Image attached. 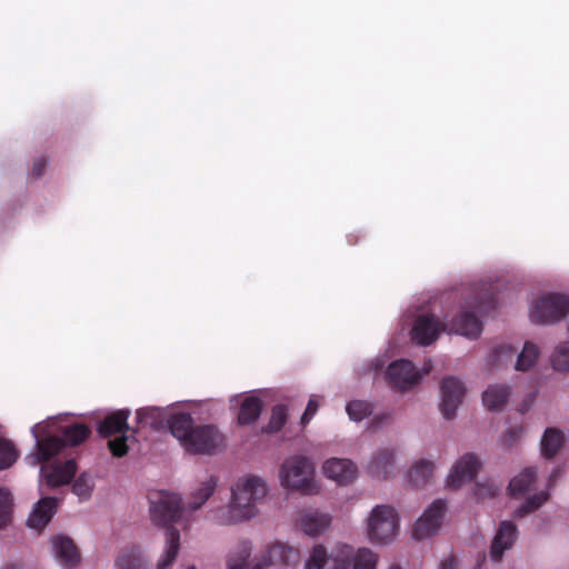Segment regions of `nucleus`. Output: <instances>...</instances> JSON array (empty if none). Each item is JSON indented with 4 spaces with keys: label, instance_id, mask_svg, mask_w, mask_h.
<instances>
[{
    "label": "nucleus",
    "instance_id": "1",
    "mask_svg": "<svg viewBox=\"0 0 569 569\" xmlns=\"http://www.w3.org/2000/svg\"><path fill=\"white\" fill-rule=\"evenodd\" d=\"M499 284L491 281H479L461 288L463 303L457 317L440 322L430 313L417 316L410 331L412 340L420 346L435 342L442 331L476 339L482 332L479 315H486L497 307Z\"/></svg>",
    "mask_w": 569,
    "mask_h": 569
},
{
    "label": "nucleus",
    "instance_id": "2",
    "mask_svg": "<svg viewBox=\"0 0 569 569\" xmlns=\"http://www.w3.org/2000/svg\"><path fill=\"white\" fill-rule=\"evenodd\" d=\"M268 491L266 480L256 475L240 477L231 488V498L227 507H219L208 512V519L219 526H232L257 516V502Z\"/></svg>",
    "mask_w": 569,
    "mask_h": 569
},
{
    "label": "nucleus",
    "instance_id": "3",
    "mask_svg": "<svg viewBox=\"0 0 569 569\" xmlns=\"http://www.w3.org/2000/svg\"><path fill=\"white\" fill-rule=\"evenodd\" d=\"M181 497L172 492H161L150 500V515L154 523L166 528L164 548L157 568L168 569L177 559L180 550V532L172 523L178 522L183 513Z\"/></svg>",
    "mask_w": 569,
    "mask_h": 569
},
{
    "label": "nucleus",
    "instance_id": "4",
    "mask_svg": "<svg viewBox=\"0 0 569 569\" xmlns=\"http://www.w3.org/2000/svg\"><path fill=\"white\" fill-rule=\"evenodd\" d=\"M378 555L369 548L355 549L349 545L338 546L327 553L321 545L313 547L306 569H376Z\"/></svg>",
    "mask_w": 569,
    "mask_h": 569
},
{
    "label": "nucleus",
    "instance_id": "5",
    "mask_svg": "<svg viewBox=\"0 0 569 569\" xmlns=\"http://www.w3.org/2000/svg\"><path fill=\"white\" fill-rule=\"evenodd\" d=\"M43 428L42 423H36L31 428V433L36 441V453L31 456V465L49 461L67 445L78 446L90 435V429L84 423H74L62 430V438L57 436H47L43 439H40V433L43 431Z\"/></svg>",
    "mask_w": 569,
    "mask_h": 569
},
{
    "label": "nucleus",
    "instance_id": "6",
    "mask_svg": "<svg viewBox=\"0 0 569 569\" xmlns=\"http://www.w3.org/2000/svg\"><path fill=\"white\" fill-rule=\"evenodd\" d=\"M313 472L315 466L309 458L299 455L291 456L279 468V480L283 488L313 495L319 491Z\"/></svg>",
    "mask_w": 569,
    "mask_h": 569
},
{
    "label": "nucleus",
    "instance_id": "7",
    "mask_svg": "<svg viewBox=\"0 0 569 569\" xmlns=\"http://www.w3.org/2000/svg\"><path fill=\"white\" fill-rule=\"evenodd\" d=\"M398 530L399 519L393 507L378 505L372 508L367 520V533L370 541L389 542L395 539Z\"/></svg>",
    "mask_w": 569,
    "mask_h": 569
},
{
    "label": "nucleus",
    "instance_id": "8",
    "mask_svg": "<svg viewBox=\"0 0 569 569\" xmlns=\"http://www.w3.org/2000/svg\"><path fill=\"white\" fill-rule=\"evenodd\" d=\"M129 415V410L116 411L112 415L107 416L98 426V432L100 436L104 438L114 436L113 439L108 441V446L112 455L116 457H122L127 455L129 450V437L126 435L129 430L127 422Z\"/></svg>",
    "mask_w": 569,
    "mask_h": 569
},
{
    "label": "nucleus",
    "instance_id": "9",
    "mask_svg": "<svg viewBox=\"0 0 569 569\" xmlns=\"http://www.w3.org/2000/svg\"><path fill=\"white\" fill-rule=\"evenodd\" d=\"M432 369V361L425 362L422 369H417L412 361L398 359L392 361L386 371V378L390 386L400 391H407L416 387Z\"/></svg>",
    "mask_w": 569,
    "mask_h": 569
},
{
    "label": "nucleus",
    "instance_id": "10",
    "mask_svg": "<svg viewBox=\"0 0 569 569\" xmlns=\"http://www.w3.org/2000/svg\"><path fill=\"white\" fill-rule=\"evenodd\" d=\"M569 311V299L559 293H547L538 297L531 303L530 319L538 325L558 322Z\"/></svg>",
    "mask_w": 569,
    "mask_h": 569
},
{
    "label": "nucleus",
    "instance_id": "11",
    "mask_svg": "<svg viewBox=\"0 0 569 569\" xmlns=\"http://www.w3.org/2000/svg\"><path fill=\"white\" fill-rule=\"evenodd\" d=\"M224 436L213 425L196 426L182 448L192 455H211L224 447Z\"/></svg>",
    "mask_w": 569,
    "mask_h": 569
},
{
    "label": "nucleus",
    "instance_id": "12",
    "mask_svg": "<svg viewBox=\"0 0 569 569\" xmlns=\"http://www.w3.org/2000/svg\"><path fill=\"white\" fill-rule=\"evenodd\" d=\"M446 510L445 500H435L417 519L412 529V537L417 540H423L438 533Z\"/></svg>",
    "mask_w": 569,
    "mask_h": 569
},
{
    "label": "nucleus",
    "instance_id": "13",
    "mask_svg": "<svg viewBox=\"0 0 569 569\" xmlns=\"http://www.w3.org/2000/svg\"><path fill=\"white\" fill-rule=\"evenodd\" d=\"M466 395L465 383L453 376L445 377L440 383V411L445 419H453Z\"/></svg>",
    "mask_w": 569,
    "mask_h": 569
},
{
    "label": "nucleus",
    "instance_id": "14",
    "mask_svg": "<svg viewBox=\"0 0 569 569\" xmlns=\"http://www.w3.org/2000/svg\"><path fill=\"white\" fill-rule=\"evenodd\" d=\"M563 473V467L562 466H556L552 468L550 473L548 475L545 489L540 490L539 492H536L531 496H529L513 512V516L516 518H522L527 516L528 513L537 510L540 508L543 503L548 501L551 495V490L555 488L558 480L561 478Z\"/></svg>",
    "mask_w": 569,
    "mask_h": 569
},
{
    "label": "nucleus",
    "instance_id": "15",
    "mask_svg": "<svg viewBox=\"0 0 569 569\" xmlns=\"http://www.w3.org/2000/svg\"><path fill=\"white\" fill-rule=\"evenodd\" d=\"M479 459L467 453L462 456L452 467L448 478L447 486L451 489H458L462 485L470 482L480 469Z\"/></svg>",
    "mask_w": 569,
    "mask_h": 569
},
{
    "label": "nucleus",
    "instance_id": "16",
    "mask_svg": "<svg viewBox=\"0 0 569 569\" xmlns=\"http://www.w3.org/2000/svg\"><path fill=\"white\" fill-rule=\"evenodd\" d=\"M395 463V449L383 447L372 452L366 468L371 477L382 480L393 475Z\"/></svg>",
    "mask_w": 569,
    "mask_h": 569
},
{
    "label": "nucleus",
    "instance_id": "17",
    "mask_svg": "<svg viewBox=\"0 0 569 569\" xmlns=\"http://www.w3.org/2000/svg\"><path fill=\"white\" fill-rule=\"evenodd\" d=\"M77 465L70 459L62 463H46L40 468V479L50 488L67 485L76 475Z\"/></svg>",
    "mask_w": 569,
    "mask_h": 569
},
{
    "label": "nucleus",
    "instance_id": "18",
    "mask_svg": "<svg viewBox=\"0 0 569 569\" xmlns=\"http://www.w3.org/2000/svg\"><path fill=\"white\" fill-rule=\"evenodd\" d=\"M517 537L516 525L509 520L501 521L490 546V559L492 561L501 560L503 553L512 548Z\"/></svg>",
    "mask_w": 569,
    "mask_h": 569
},
{
    "label": "nucleus",
    "instance_id": "19",
    "mask_svg": "<svg viewBox=\"0 0 569 569\" xmlns=\"http://www.w3.org/2000/svg\"><path fill=\"white\" fill-rule=\"evenodd\" d=\"M326 477L333 479L340 483L351 482L357 476L356 465L343 458L328 459L322 467Z\"/></svg>",
    "mask_w": 569,
    "mask_h": 569
},
{
    "label": "nucleus",
    "instance_id": "20",
    "mask_svg": "<svg viewBox=\"0 0 569 569\" xmlns=\"http://www.w3.org/2000/svg\"><path fill=\"white\" fill-rule=\"evenodd\" d=\"M57 507V498L46 497L40 499L27 520L28 526L36 530L43 529L56 513Z\"/></svg>",
    "mask_w": 569,
    "mask_h": 569
},
{
    "label": "nucleus",
    "instance_id": "21",
    "mask_svg": "<svg viewBox=\"0 0 569 569\" xmlns=\"http://www.w3.org/2000/svg\"><path fill=\"white\" fill-rule=\"evenodd\" d=\"M56 559L64 568H72L80 561V556L73 541L66 536H57L51 541Z\"/></svg>",
    "mask_w": 569,
    "mask_h": 569
},
{
    "label": "nucleus",
    "instance_id": "22",
    "mask_svg": "<svg viewBox=\"0 0 569 569\" xmlns=\"http://www.w3.org/2000/svg\"><path fill=\"white\" fill-rule=\"evenodd\" d=\"M300 559L298 549L276 542L270 545L264 555L261 556L263 563L268 565H293Z\"/></svg>",
    "mask_w": 569,
    "mask_h": 569
},
{
    "label": "nucleus",
    "instance_id": "23",
    "mask_svg": "<svg viewBox=\"0 0 569 569\" xmlns=\"http://www.w3.org/2000/svg\"><path fill=\"white\" fill-rule=\"evenodd\" d=\"M332 518L328 512L308 510L300 515L299 523L301 530L308 536H319L331 525Z\"/></svg>",
    "mask_w": 569,
    "mask_h": 569
},
{
    "label": "nucleus",
    "instance_id": "24",
    "mask_svg": "<svg viewBox=\"0 0 569 569\" xmlns=\"http://www.w3.org/2000/svg\"><path fill=\"white\" fill-rule=\"evenodd\" d=\"M166 427L169 428L171 435L179 441L181 447L187 441L193 428V419L188 412H178L168 416Z\"/></svg>",
    "mask_w": 569,
    "mask_h": 569
},
{
    "label": "nucleus",
    "instance_id": "25",
    "mask_svg": "<svg viewBox=\"0 0 569 569\" xmlns=\"http://www.w3.org/2000/svg\"><path fill=\"white\" fill-rule=\"evenodd\" d=\"M253 543L248 538L239 539L232 546L226 558L227 569H244L252 553Z\"/></svg>",
    "mask_w": 569,
    "mask_h": 569
},
{
    "label": "nucleus",
    "instance_id": "26",
    "mask_svg": "<svg viewBox=\"0 0 569 569\" xmlns=\"http://www.w3.org/2000/svg\"><path fill=\"white\" fill-rule=\"evenodd\" d=\"M168 411L161 407H146L136 412L137 423L141 427H148L152 430H161L166 427Z\"/></svg>",
    "mask_w": 569,
    "mask_h": 569
},
{
    "label": "nucleus",
    "instance_id": "27",
    "mask_svg": "<svg viewBox=\"0 0 569 569\" xmlns=\"http://www.w3.org/2000/svg\"><path fill=\"white\" fill-rule=\"evenodd\" d=\"M566 442V436L558 428H547L540 440V452L545 459H553Z\"/></svg>",
    "mask_w": 569,
    "mask_h": 569
},
{
    "label": "nucleus",
    "instance_id": "28",
    "mask_svg": "<svg viewBox=\"0 0 569 569\" xmlns=\"http://www.w3.org/2000/svg\"><path fill=\"white\" fill-rule=\"evenodd\" d=\"M510 392L507 385H491L483 391L482 402L490 411H499L507 403Z\"/></svg>",
    "mask_w": 569,
    "mask_h": 569
},
{
    "label": "nucleus",
    "instance_id": "29",
    "mask_svg": "<svg viewBox=\"0 0 569 569\" xmlns=\"http://www.w3.org/2000/svg\"><path fill=\"white\" fill-rule=\"evenodd\" d=\"M218 485L216 476H208L200 482L199 487L192 492L188 502V508L192 511L200 509L213 495Z\"/></svg>",
    "mask_w": 569,
    "mask_h": 569
},
{
    "label": "nucleus",
    "instance_id": "30",
    "mask_svg": "<svg viewBox=\"0 0 569 569\" xmlns=\"http://www.w3.org/2000/svg\"><path fill=\"white\" fill-rule=\"evenodd\" d=\"M538 476L537 467H527L515 476L509 482V491L512 496L526 493L535 483Z\"/></svg>",
    "mask_w": 569,
    "mask_h": 569
},
{
    "label": "nucleus",
    "instance_id": "31",
    "mask_svg": "<svg viewBox=\"0 0 569 569\" xmlns=\"http://www.w3.org/2000/svg\"><path fill=\"white\" fill-rule=\"evenodd\" d=\"M118 569H148V560L137 547L122 551L116 560Z\"/></svg>",
    "mask_w": 569,
    "mask_h": 569
},
{
    "label": "nucleus",
    "instance_id": "32",
    "mask_svg": "<svg viewBox=\"0 0 569 569\" xmlns=\"http://www.w3.org/2000/svg\"><path fill=\"white\" fill-rule=\"evenodd\" d=\"M262 411L261 400L257 397H247L240 407L238 423L242 426L252 425L258 420Z\"/></svg>",
    "mask_w": 569,
    "mask_h": 569
},
{
    "label": "nucleus",
    "instance_id": "33",
    "mask_svg": "<svg viewBox=\"0 0 569 569\" xmlns=\"http://www.w3.org/2000/svg\"><path fill=\"white\" fill-rule=\"evenodd\" d=\"M540 348L532 341H526L521 351L517 353L515 369L518 371H528L538 361Z\"/></svg>",
    "mask_w": 569,
    "mask_h": 569
},
{
    "label": "nucleus",
    "instance_id": "34",
    "mask_svg": "<svg viewBox=\"0 0 569 569\" xmlns=\"http://www.w3.org/2000/svg\"><path fill=\"white\" fill-rule=\"evenodd\" d=\"M435 469L433 462L421 459L417 461L408 471V480L415 487L426 485L432 476Z\"/></svg>",
    "mask_w": 569,
    "mask_h": 569
},
{
    "label": "nucleus",
    "instance_id": "35",
    "mask_svg": "<svg viewBox=\"0 0 569 569\" xmlns=\"http://www.w3.org/2000/svg\"><path fill=\"white\" fill-rule=\"evenodd\" d=\"M550 366L557 372L569 371V341L558 343L550 355Z\"/></svg>",
    "mask_w": 569,
    "mask_h": 569
},
{
    "label": "nucleus",
    "instance_id": "36",
    "mask_svg": "<svg viewBox=\"0 0 569 569\" xmlns=\"http://www.w3.org/2000/svg\"><path fill=\"white\" fill-rule=\"evenodd\" d=\"M517 352L518 348L513 345L509 342H501L491 349L490 361L497 366L506 365L508 362H512Z\"/></svg>",
    "mask_w": 569,
    "mask_h": 569
},
{
    "label": "nucleus",
    "instance_id": "37",
    "mask_svg": "<svg viewBox=\"0 0 569 569\" xmlns=\"http://www.w3.org/2000/svg\"><path fill=\"white\" fill-rule=\"evenodd\" d=\"M94 488L93 478L88 472H82L76 479L72 486V492L79 498L80 501L90 499L92 490Z\"/></svg>",
    "mask_w": 569,
    "mask_h": 569
},
{
    "label": "nucleus",
    "instance_id": "38",
    "mask_svg": "<svg viewBox=\"0 0 569 569\" xmlns=\"http://www.w3.org/2000/svg\"><path fill=\"white\" fill-rule=\"evenodd\" d=\"M346 411L351 420L359 422L372 413L373 405L365 400H352L347 405Z\"/></svg>",
    "mask_w": 569,
    "mask_h": 569
},
{
    "label": "nucleus",
    "instance_id": "39",
    "mask_svg": "<svg viewBox=\"0 0 569 569\" xmlns=\"http://www.w3.org/2000/svg\"><path fill=\"white\" fill-rule=\"evenodd\" d=\"M19 452L12 441L0 438V470L10 468L18 459Z\"/></svg>",
    "mask_w": 569,
    "mask_h": 569
},
{
    "label": "nucleus",
    "instance_id": "40",
    "mask_svg": "<svg viewBox=\"0 0 569 569\" xmlns=\"http://www.w3.org/2000/svg\"><path fill=\"white\" fill-rule=\"evenodd\" d=\"M288 418V409L283 405H277L272 408L270 420L264 428L266 432L273 433L282 429Z\"/></svg>",
    "mask_w": 569,
    "mask_h": 569
},
{
    "label": "nucleus",
    "instance_id": "41",
    "mask_svg": "<svg viewBox=\"0 0 569 569\" xmlns=\"http://www.w3.org/2000/svg\"><path fill=\"white\" fill-rule=\"evenodd\" d=\"M12 496L4 489L0 488V529H3L11 520Z\"/></svg>",
    "mask_w": 569,
    "mask_h": 569
},
{
    "label": "nucleus",
    "instance_id": "42",
    "mask_svg": "<svg viewBox=\"0 0 569 569\" xmlns=\"http://www.w3.org/2000/svg\"><path fill=\"white\" fill-rule=\"evenodd\" d=\"M499 488L492 481L478 482L475 488V495L479 499L495 497Z\"/></svg>",
    "mask_w": 569,
    "mask_h": 569
},
{
    "label": "nucleus",
    "instance_id": "43",
    "mask_svg": "<svg viewBox=\"0 0 569 569\" xmlns=\"http://www.w3.org/2000/svg\"><path fill=\"white\" fill-rule=\"evenodd\" d=\"M521 432V429H510L507 432L502 433L500 437V442L503 449H511L513 445H516L520 439Z\"/></svg>",
    "mask_w": 569,
    "mask_h": 569
},
{
    "label": "nucleus",
    "instance_id": "44",
    "mask_svg": "<svg viewBox=\"0 0 569 569\" xmlns=\"http://www.w3.org/2000/svg\"><path fill=\"white\" fill-rule=\"evenodd\" d=\"M317 410H318V402L313 398H311L308 401L307 408L301 417V423L307 425L312 419V417L316 415Z\"/></svg>",
    "mask_w": 569,
    "mask_h": 569
},
{
    "label": "nucleus",
    "instance_id": "45",
    "mask_svg": "<svg viewBox=\"0 0 569 569\" xmlns=\"http://www.w3.org/2000/svg\"><path fill=\"white\" fill-rule=\"evenodd\" d=\"M47 168V160L43 157H40L33 161L31 173L33 177L39 178L44 172Z\"/></svg>",
    "mask_w": 569,
    "mask_h": 569
},
{
    "label": "nucleus",
    "instance_id": "46",
    "mask_svg": "<svg viewBox=\"0 0 569 569\" xmlns=\"http://www.w3.org/2000/svg\"><path fill=\"white\" fill-rule=\"evenodd\" d=\"M457 561L452 556L443 558L439 563V569H456Z\"/></svg>",
    "mask_w": 569,
    "mask_h": 569
},
{
    "label": "nucleus",
    "instance_id": "47",
    "mask_svg": "<svg viewBox=\"0 0 569 569\" xmlns=\"http://www.w3.org/2000/svg\"><path fill=\"white\" fill-rule=\"evenodd\" d=\"M383 368V361H380L379 359H376L375 361H371L368 368V371L378 372Z\"/></svg>",
    "mask_w": 569,
    "mask_h": 569
},
{
    "label": "nucleus",
    "instance_id": "48",
    "mask_svg": "<svg viewBox=\"0 0 569 569\" xmlns=\"http://www.w3.org/2000/svg\"><path fill=\"white\" fill-rule=\"evenodd\" d=\"M266 567L267 565L260 558L252 567L246 566L244 569H266Z\"/></svg>",
    "mask_w": 569,
    "mask_h": 569
},
{
    "label": "nucleus",
    "instance_id": "49",
    "mask_svg": "<svg viewBox=\"0 0 569 569\" xmlns=\"http://www.w3.org/2000/svg\"><path fill=\"white\" fill-rule=\"evenodd\" d=\"M388 419H389V417H388V416H383V417H381V418H380L379 416H376V417L373 418V425H375L376 427H379V426L382 423V420H388Z\"/></svg>",
    "mask_w": 569,
    "mask_h": 569
},
{
    "label": "nucleus",
    "instance_id": "50",
    "mask_svg": "<svg viewBox=\"0 0 569 569\" xmlns=\"http://www.w3.org/2000/svg\"><path fill=\"white\" fill-rule=\"evenodd\" d=\"M388 569H401L398 565H391Z\"/></svg>",
    "mask_w": 569,
    "mask_h": 569
},
{
    "label": "nucleus",
    "instance_id": "51",
    "mask_svg": "<svg viewBox=\"0 0 569 569\" xmlns=\"http://www.w3.org/2000/svg\"><path fill=\"white\" fill-rule=\"evenodd\" d=\"M187 569H197L196 566H189Z\"/></svg>",
    "mask_w": 569,
    "mask_h": 569
}]
</instances>
